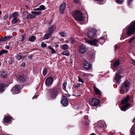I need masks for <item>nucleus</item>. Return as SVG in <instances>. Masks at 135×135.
Returning a JSON list of instances; mask_svg holds the SVG:
<instances>
[{
    "label": "nucleus",
    "instance_id": "f257e3e1",
    "mask_svg": "<svg viewBox=\"0 0 135 135\" xmlns=\"http://www.w3.org/2000/svg\"><path fill=\"white\" fill-rule=\"evenodd\" d=\"M135 33V22H131L129 26L127 27L126 29L124 30L122 37L120 39H124L126 37L125 35L126 34L128 36H131Z\"/></svg>",
    "mask_w": 135,
    "mask_h": 135
},
{
    "label": "nucleus",
    "instance_id": "f03ea898",
    "mask_svg": "<svg viewBox=\"0 0 135 135\" xmlns=\"http://www.w3.org/2000/svg\"><path fill=\"white\" fill-rule=\"evenodd\" d=\"M72 15L77 21H82L83 20V13L80 11L76 10L74 11Z\"/></svg>",
    "mask_w": 135,
    "mask_h": 135
},
{
    "label": "nucleus",
    "instance_id": "7ed1b4c3",
    "mask_svg": "<svg viewBox=\"0 0 135 135\" xmlns=\"http://www.w3.org/2000/svg\"><path fill=\"white\" fill-rule=\"evenodd\" d=\"M130 85L129 82L126 81L122 85L120 90V93L122 94L126 93L128 90Z\"/></svg>",
    "mask_w": 135,
    "mask_h": 135
},
{
    "label": "nucleus",
    "instance_id": "20e7f679",
    "mask_svg": "<svg viewBox=\"0 0 135 135\" xmlns=\"http://www.w3.org/2000/svg\"><path fill=\"white\" fill-rule=\"evenodd\" d=\"M129 99V95H128L122 101L121 103L124 105L121 107L120 109L121 110L124 111H125L126 110L127 108L130 106V104L128 103Z\"/></svg>",
    "mask_w": 135,
    "mask_h": 135
},
{
    "label": "nucleus",
    "instance_id": "39448f33",
    "mask_svg": "<svg viewBox=\"0 0 135 135\" xmlns=\"http://www.w3.org/2000/svg\"><path fill=\"white\" fill-rule=\"evenodd\" d=\"M60 92V89L59 88H55L54 89H51L50 91L49 95L51 98L54 99Z\"/></svg>",
    "mask_w": 135,
    "mask_h": 135
},
{
    "label": "nucleus",
    "instance_id": "423d86ee",
    "mask_svg": "<svg viewBox=\"0 0 135 135\" xmlns=\"http://www.w3.org/2000/svg\"><path fill=\"white\" fill-rule=\"evenodd\" d=\"M97 30L95 29L91 28L89 30L87 33L88 36L90 38L94 37L96 36Z\"/></svg>",
    "mask_w": 135,
    "mask_h": 135
},
{
    "label": "nucleus",
    "instance_id": "0eeeda50",
    "mask_svg": "<svg viewBox=\"0 0 135 135\" xmlns=\"http://www.w3.org/2000/svg\"><path fill=\"white\" fill-rule=\"evenodd\" d=\"M66 6V4L65 3H61L59 6V12L60 14H62L64 13V12Z\"/></svg>",
    "mask_w": 135,
    "mask_h": 135
},
{
    "label": "nucleus",
    "instance_id": "6e6552de",
    "mask_svg": "<svg viewBox=\"0 0 135 135\" xmlns=\"http://www.w3.org/2000/svg\"><path fill=\"white\" fill-rule=\"evenodd\" d=\"M100 100L99 99L96 98L90 100V104L93 106H96L98 105L99 103Z\"/></svg>",
    "mask_w": 135,
    "mask_h": 135
},
{
    "label": "nucleus",
    "instance_id": "1a4fd4ad",
    "mask_svg": "<svg viewBox=\"0 0 135 135\" xmlns=\"http://www.w3.org/2000/svg\"><path fill=\"white\" fill-rule=\"evenodd\" d=\"M122 76L120 75L119 73H117L116 74L114 79L117 83H120L121 81V79Z\"/></svg>",
    "mask_w": 135,
    "mask_h": 135
},
{
    "label": "nucleus",
    "instance_id": "9d476101",
    "mask_svg": "<svg viewBox=\"0 0 135 135\" xmlns=\"http://www.w3.org/2000/svg\"><path fill=\"white\" fill-rule=\"evenodd\" d=\"M85 42L89 43L91 45L95 46L98 43V40L96 39H94L91 40H86L85 41Z\"/></svg>",
    "mask_w": 135,
    "mask_h": 135
},
{
    "label": "nucleus",
    "instance_id": "9b49d317",
    "mask_svg": "<svg viewBox=\"0 0 135 135\" xmlns=\"http://www.w3.org/2000/svg\"><path fill=\"white\" fill-rule=\"evenodd\" d=\"M53 81V78L52 77H49L46 80V84L47 86H49L52 83Z\"/></svg>",
    "mask_w": 135,
    "mask_h": 135
},
{
    "label": "nucleus",
    "instance_id": "f8f14e48",
    "mask_svg": "<svg viewBox=\"0 0 135 135\" xmlns=\"http://www.w3.org/2000/svg\"><path fill=\"white\" fill-rule=\"evenodd\" d=\"M19 87L18 85L15 86L12 89L11 91L13 94H16L19 92Z\"/></svg>",
    "mask_w": 135,
    "mask_h": 135
},
{
    "label": "nucleus",
    "instance_id": "ddd939ff",
    "mask_svg": "<svg viewBox=\"0 0 135 135\" xmlns=\"http://www.w3.org/2000/svg\"><path fill=\"white\" fill-rule=\"evenodd\" d=\"M83 66L84 68L87 70H90L92 68L91 64L86 61L84 62Z\"/></svg>",
    "mask_w": 135,
    "mask_h": 135
},
{
    "label": "nucleus",
    "instance_id": "4468645a",
    "mask_svg": "<svg viewBox=\"0 0 135 135\" xmlns=\"http://www.w3.org/2000/svg\"><path fill=\"white\" fill-rule=\"evenodd\" d=\"M62 100L61 101V104L64 106L66 107L68 105V102L67 99L65 96H63Z\"/></svg>",
    "mask_w": 135,
    "mask_h": 135
},
{
    "label": "nucleus",
    "instance_id": "2eb2a0df",
    "mask_svg": "<svg viewBox=\"0 0 135 135\" xmlns=\"http://www.w3.org/2000/svg\"><path fill=\"white\" fill-rule=\"evenodd\" d=\"M79 51L81 54H84L87 51V49L84 45H81L80 46Z\"/></svg>",
    "mask_w": 135,
    "mask_h": 135
},
{
    "label": "nucleus",
    "instance_id": "dca6fc26",
    "mask_svg": "<svg viewBox=\"0 0 135 135\" xmlns=\"http://www.w3.org/2000/svg\"><path fill=\"white\" fill-rule=\"evenodd\" d=\"M55 26L54 25L51 26L48 30V32L49 33L51 34L55 30Z\"/></svg>",
    "mask_w": 135,
    "mask_h": 135
},
{
    "label": "nucleus",
    "instance_id": "f3484780",
    "mask_svg": "<svg viewBox=\"0 0 135 135\" xmlns=\"http://www.w3.org/2000/svg\"><path fill=\"white\" fill-rule=\"evenodd\" d=\"M96 94L99 96H100L102 94L101 91L97 87L94 86L93 88Z\"/></svg>",
    "mask_w": 135,
    "mask_h": 135
},
{
    "label": "nucleus",
    "instance_id": "a211bd4d",
    "mask_svg": "<svg viewBox=\"0 0 135 135\" xmlns=\"http://www.w3.org/2000/svg\"><path fill=\"white\" fill-rule=\"evenodd\" d=\"M26 80V77L24 75H22L20 76L19 78L17 80V81L18 82L20 81V82H21L23 81H24Z\"/></svg>",
    "mask_w": 135,
    "mask_h": 135
},
{
    "label": "nucleus",
    "instance_id": "6ab92c4d",
    "mask_svg": "<svg viewBox=\"0 0 135 135\" xmlns=\"http://www.w3.org/2000/svg\"><path fill=\"white\" fill-rule=\"evenodd\" d=\"M18 14L17 12H15L11 14L10 16L12 18H17Z\"/></svg>",
    "mask_w": 135,
    "mask_h": 135
},
{
    "label": "nucleus",
    "instance_id": "aec40b11",
    "mask_svg": "<svg viewBox=\"0 0 135 135\" xmlns=\"http://www.w3.org/2000/svg\"><path fill=\"white\" fill-rule=\"evenodd\" d=\"M5 85L4 84H0V93H2L4 90Z\"/></svg>",
    "mask_w": 135,
    "mask_h": 135
},
{
    "label": "nucleus",
    "instance_id": "412c9836",
    "mask_svg": "<svg viewBox=\"0 0 135 135\" xmlns=\"http://www.w3.org/2000/svg\"><path fill=\"white\" fill-rule=\"evenodd\" d=\"M135 124L133 125L131 129V133L132 135H135Z\"/></svg>",
    "mask_w": 135,
    "mask_h": 135
},
{
    "label": "nucleus",
    "instance_id": "4be33fe9",
    "mask_svg": "<svg viewBox=\"0 0 135 135\" xmlns=\"http://www.w3.org/2000/svg\"><path fill=\"white\" fill-rule=\"evenodd\" d=\"M70 54V52L69 51H64L62 52L61 54L63 55H65L66 56H69Z\"/></svg>",
    "mask_w": 135,
    "mask_h": 135
},
{
    "label": "nucleus",
    "instance_id": "5701e85b",
    "mask_svg": "<svg viewBox=\"0 0 135 135\" xmlns=\"http://www.w3.org/2000/svg\"><path fill=\"white\" fill-rule=\"evenodd\" d=\"M119 60H117L115 61L113 64L114 67L115 68L118 66L119 65Z\"/></svg>",
    "mask_w": 135,
    "mask_h": 135
},
{
    "label": "nucleus",
    "instance_id": "b1692460",
    "mask_svg": "<svg viewBox=\"0 0 135 135\" xmlns=\"http://www.w3.org/2000/svg\"><path fill=\"white\" fill-rule=\"evenodd\" d=\"M47 32L48 33L45 34L44 37V38L45 39H48L51 36V34L49 33V32Z\"/></svg>",
    "mask_w": 135,
    "mask_h": 135
},
{
    "label": "nucleus",
    "instance_id": "393cba45",
    "mask_svg": "<svg viewBox=\"0 0 135 135\" xmlns=\"http://www.w3.org/2000/svg\"><path fill=\"white\" fill-rule=\"evenodd\" d=\"M19 21L17 18H13L12 21V23L13 24L17 23V22Z\"/></svg>",
    "mask_w": 135,
    "mask_h": 135
},
{
    "label": "nucleus",
    "instance_id": "a878e982",
    "mask_svg": "<svg viewBox=\"0 0 135 135\" xmlns=\"http://www.w3.org/2000/svg\"><path fill=\"white\" fill-rule=\"evenodd\" d=\"M11 118L9 117H7L4 118V122L7 123L9 122L11 120Z\"/></svg>",
    "mask_w": 135,
    "mask_h": 135
},
{
    "label": "nucleus",
    "instance_id": "bb28decb",
    "mask_svg": "<svg viewBox=\"0 0 135 135\" xmlns=\"http://www.w3.org/2000/svg\"><path fill=\"white\" fill-rule=\"evenodd\" d=\"M31 13L35 15V16H36L39 15H40L41 13V12L40 11H37H37H32L31 12Z\"/></svg>",
    "mask_w": 135,
    "mask_h": 135
},
{
    "label": "nucleus",
    "instance_id": "cd10ccee",
    "mask_svg": "<svg viewBox=\"0 0 135 135\" xmlns=\"http://www.w3.org/2000/svg\"><path fill=\"white\" fill-rule=\"evenodd\" d=\"M7 72L6 71H3L1 73V76L2 77L4 78L6 76Z\"/></svg>",
    "mask_w": 135,
    "mask_h": 135
},
{
    "label": "nucleus",
    "instance_id": "c85d7f7f",
    "mask_svg": "<svg viewBox=\"0 0 135 135\" xmlns=\"http://www.w3.org/2000/svg\"><path fill=\"white\" fill-rule=\"evenodd\" d=\"M61 47L62 49L64 50H66L69 48V46L67 44H65L62 45Z\"/></svg>",
    "mask_w": 135,
    "mask_h": 135
},
{
    "label": "nucleus",
    "instance_id": "c756f323",
    "mask_svg": "<svg viewBox=\"0 0 135 135\" xmlns=\"http://www.w3.org/2000/svg\"><path fill=\"white\" fill-rule=\"evenodd\" d=\"M28 15L27 12L26 11L24 12L22 14V16L27 18Z\"/></svg>",
    "mask_w": 135,
    "mask_h": 135
},
{
    "label": "nucleus",
    "instance_id": "7c9ffc66",
    "mask_svg": "<svg viewBox=\"0 0 135 135\" xmlns=\"http://www.w3.org/2000/svg\"><path fill=\"white\" fill-rule=\"evenodd\" d=\"M8 52V51L6 50H3L0 51V56L4 54H6Z\"/></svg>",
    "mask_w": 135,
    "mask_h": 135
},
{
    "label": "nucleus",
    "instance_id": "2f4dec72",
    "mask_svg": "<svg viewBox=\"0 0 135 135\" xmlns=\"http://www.w3.org/2000/svg\"><path fill=\"white\" fill-rule=\"evenodd\" d=\"M135 41V37H133L131 38L129 41V43H133Z\"/></svg>",
    "mask_w": 135,
    "mask_h": 135
},
{
    "label": "nucleus",
    "instance_id": "473e14b6",
    "mask_svg": "<svg viewBox=\"0 0 135 135\" xmlns=\"http://www.w3.org/2000/svg\"><path fill=\"white\" fill-rule=\"evenodd\" d=\"M26 36L25 35H21V38L20 40V43L22 42L25 39Z\"/></svg>",
    "mask_w": 135,
    "mask_h": 135
},
{
    "label": "nucleus",
    "instance_id": "72a5a7b5",
    "mask_svg": "<svg viewBox=\"0 0 135 135\" xmlns=\"http://www.w3.org/2000/svg\"><path fill=\"white\" fill-rule=\"evenodd\" d=\"M36 38L34 36H32L29 38V40L31 42H33L35 39Z\"/></svg>",
    "mask_w": 135,
    "mask_h": 135
},
{
    "label": "nucleus",
    "instance_id": "f704fd0d",
    "mask_svg": "<svg viewBox=\"0 0 135 135\" xmlns=\"http://www.w3.org/2000/svg\"><path fill=\"white\" fill-rule=\"evenodd\" d=\"M59 34L61 36L63 37L67 35V33L64 32H60L59 33Z\"/></svg>",
    "mask_w": 135,
    "mask_h": 135
},
{
    "label": "nucleus",
    "instance_id": "c9c22d12",
    "mask_svg": "<svg viewBox=\"0 0 135 135\" xmlns=\"http://www.w3.org/2000/svg\"><path fill=\"white\" fill-rule=\"evenodd\" d=\"M7 61L9 65H11L12 64V60L11 58H9Z\"/></svg>",
    "mask_w": 135,
    "mask_h": 135
},
{
    "label": "nucleus",
    "instance_id": "e433bc0d",
    "mask_svg": "<svg viewBox=\"0 0 135 135\" xmlns=\"http://www.w3.org/2000/svg\"><path fill=\"white\" fill-rule=\"evenodd\" d=\"M40 9V11H41L42 10L45 9V6L43 5H41L39 6Z\"/></svg>",
    "mask_w": 135,
    "mask_h": 135
},
{
    "label": "nucleus",
    "instance_id": "4c0bfd02",
    "mask_svg": "<svg viewBox=\"0 0 135 135\" xmlns=\"http://www.w3.org/2000/svg\"><path fill=\"white\" fill-rule=\"evenodd\" d=\"M35 17V16L30 14L28 15L27 18H32Z\"/></svg>",
    "mask_w": 135,
    "mask_h": 135
},
{
    "label": "nucleus",
    "instance_id": "58836bf2",
    "mask_svg": "<svg viewBox=\"0 0 135 135\" xmlns=\"http://www.w3.org/2000/svg\"><path fill=\"white\" fill-rule=\"evenodd\" d=\"M16 58L18 60H20L22 58V56L20 55H18L16 56Z\"/></svg>",
    "mask_w": 135,
    "mask_h": 135
},
{
    "label": "nucleus",
    "instance_id": "ea45409f",
    "mask_svg": "<svg viewBox=\"0 0 135 135\" xmlns=\"http://www.w3.org/2000/svg\"><path fill=\"white\" fill-rule=\"evenodd\" d=\"M67 83L66 82H65L64 83L63 85V88L64 90H65L66 89V86L67 85Z\"/></svg>",
    "mask_w": 135,
    "mask_h": 135
},
{
    "label": "nucleus",
    "instance_id": "a19ab883",
    "mask_svg": "<svg viewBox=\"0 0 135 135\" xmlns=\"http://www.w3.org/2000/svg\"><path fill=\"white\" fill-rule=\"evenodd\" d=\"M47 69L46 68H45L43 70V74L44 75H45L47 74Z\"/></svg>",
    "mask_w": 135,
    "mask_h": 135
},
{
    "label": "nucleus",
    "instance_id": "79ce46f5",
    "mask_svg": "<svg viewBox=\"0 0 135 135\" xmlns=\"http://www.w3.org/2000/svg\"><path fill=\"white\" fill-rule=\"evenodd\" d=\"M12 37V36H7L5 37H4L5 38V40H6V41L8 40L9 39L11 38Z\"/></svg>",
    "mask_w": 135,
    "mask_h": 135
},
{
    "label": "nucleus",
    "instance_id": "37998d69",
    "mask_svg": "<svg viewBox=\"0 0 135 135\" xmlns=\"http://www.w3.org/2000/svg\"><path fill=\"white\" fill-rule=\"evenodd\" d=\"M41 46L42 47H45L47 45L46 44L44 43L43 42H42L41 43Z\"/></svg>",
    "mask_w": 135,
    "mask_h": 135
},
{
    "label": "nucleus",
    "instance_id": "c03bdc74",
    "mask_svg": "<svg viewBox=\"0 0 135 135\" xmlns=\"http://www.w3.org/2000/svg\"><path fill=\"white\" fill-rule=\"evenodd\" d=\"M4 37H3L0 39V42L1 43H3L6 41Z\"/></svg>",
    "mask_w": 135,
    "mask_h": 135
},
{
    "label": "nucleus",
    "instance_id": "a18cd8bd",
    "mask_svg": "<svg viewBox=\"0 0 135 135\" xmlns=\"http://www.w3.org/2000/svg\"><path fill=\"white\" fill-rule=\"evenodd\" d=\"M78 81L79 82H81L82 83H84V81L80 77H78Z\"/></svg>",
    "mask_w": 135,
    "mask_h": 135
},
{
    "label": "nucleus",
    "instance_id": "49530a36",
    "mask_svg": "<svg viewBox=\"0 0 135 135\" xmlns=\"http://www.w3.org/2000/svg\"><path fill=\"white\" fill-rule=\"evenodd\" d=\"M123 0H116V1L117 3H122Z\"/></svg>",
    "mask_w": 135,
    "mask_h": 135
},
{
    "label": "nucleus",
    "instance_id": "de8ad7c7",
    "mask_svg": "<svg viewBox=\"0 0 135 135\" xmlns=\"http://www.w3.org/2000/svg\"><path fill=\"white\" fill-rule=\"evenodd\" d=\"M130 62L131 63L135 65V61L134 60L131 59L130 60Z\"/></svg>",
    "mask_w": 135,
    "mask_h": 135
},
{
    "label": "nucleus",
    "instance_id": "09e8293b",
    "mask_svg": "<svg viewBox=\"0 0 135 135\" xmlns=\"http://www.w3.org/2000/svg\"><path fill=\"white\" fill-rule=\"evenodd\" d=\"M70 41L72 44L74 43V39L73 38H71L70 39Z\"/></svg>",
    "mask_w": 135,
    "mask_h": 135
},
{
    "label": "nucleus",
    "instance_id": "8fccbe9b",
    "mask_svg": "<svg viewBox=\"0 0 135 135\" xmlns=\"http://www.w3.org/2000/svg\"><path fill=\"white\" fill-rule=\"evenodd\" d=\"M119 48V46L116 45L115 46V50H118Z\"/></svg>",
    "mask_w": 135,
    "mask_h": 135
},
{
    "label": "nucleus",
    "instance_id": "3c124183",
    "mask_svg": "<svg viewBox=\"0 0 135 135\" xmlns=\"http://www.w3.org/2000/svg\"><path fill=\"white\" fill-rule=\"evenodd\" d=\"M51 53L52 54L56 53V52L55 51V50L52 48L51 50Z\"/></svg>",
    "mask_w": 135,
    "mask_h": 135
},
{
    "label": "nucleus",
    "instance_id": "603ef678",
    "mask_svg": "<svg viewBox=\"0 0 135 135\" xmlns=\"http://www.w3.org/2000/svg\"><path fill=\"white\" fill-rule=\"evenodd\" d=\"M80 85L79 84H77L76 85H75L74 86V88H77L80 86Z\"/></svg>",
    "mask_w": 135,
    "mask_h": 135
},
{
    "label": "nucleus",
    "instance_id": "864d4df0",
    "mask_svg": "<svg viewBox=\"0 0 135 135\" xmlns=\"http://www.w3.org/2000/svg\"><path fill=\"white\" fill-rule=\"evenodd\" d=\"M8 15L7 14L5 15L4 16L3 18L4 19L7 18L8 17Z\"/></svg>",
    "mask_w": 135,
    "mask_h": 135
},
{
    "label": "nucleus",
    "instance_id": "5fc2aeb1",
    "mask_svg": "<svg viewBox=\"0 0 135 135\" xmlns=\"http://www.w3.org/2000/svg\"><path fill=\"white\" fill-rule=\"evenodd\" d=\"M25 66V62H23L21 64V66L22 67H24Z\"/></svg>",
    "mask_w": 135,
    "mask_h": 135
},
{
    "label": "nucleus",
    "instance_id": "6e6d98bb",
    "mask_svg": "<svg viewBox=\"0 0 135 135\" xmlns=\"http://www.w3.org/2000/svg\"><path fill=\"white\" fill-rule=\"evenodd\" d=\"M133 0H129L128 1V4L129 5H130L131 3V2Z\"/></svg>",
    "mask_w": 135,
    "mask_h": 135
},
{
    "label": "nucleus",
    "instance_id": "4d7b16f0",
    "mask_svg": "<svg viewBox=\"0 0 135 135\" xmlns=\"http://www.w3.org/2000/svg\"><path fill=\"white\" fill-rule=\"evenodd\" d=\"M40 7H39L38 8L35 9H34V10H39V11H40Z\"/></svg>",
    "mask_w": 135,
    "mask_h": 135
},
{
    "label": "nucleus",
    "instance_id": "13d9d810",
    "mask_svg": "<svg viewBox=\"0 0 135 135\" xmlns=\"http://www.w3.org/2000/svg\"><path fill=\"white\" fill-rule=\"evenodd\" d=\"M32 57V56H30L28 57V58L30 59H31Z\"/></svg>",
    "mask_w": 135,
    "mask_h": 135
},
{
    "label": "nucleus",
    "instance_id": "bf43d9fd",
    "mask_svg": "<svg viewBox=\"0 0 135 135\" xmlns=\"http://www.w3.org/2000/svg\"><path fill=\"white\" fill-rule=\"evenodd\" d=\"M48 47V48L49 49H50L51 50L52 49V48L51 47V46H49Z\"/></svg>",
    "mask_w": 135,
    "mask_h": 135
},
{
    "label": "nucleus",
    "instance_id": "052dcab7",
    "mask_svg": "<svg viewBox=\"0 0 135 135\" xmlns=\"http://www.w3.org/2000/svg\"><path fill=\"white\" fill-rule=\"evenodd\" d=\"M5 48L7 49H9V47L8 46H6Z\"/></svg>",
    "mask_w": 135,
    "mask_h": 135
},
{
    "label": "nucleus",
    "instance_id": "680f3d73",
    "mask_svg": "<svg viewBox=\"0 0 135 135\" xmlns=\"http://www.w3.org/2000/svg\"><path fill=\"white\" fill-rule=\"evenodd\" d=\"M38 95H37L35 96H33V98H34L35 97L36 98H37L38 97Z\"/></svg>",
    "mask_w": 135,
    "mask_h": 135
},
{
    "label": "nucleus",
    "instance_id": "e2e57ef3",
    "mask_svg": "<svg viewBox=\"0 0 135 135\" xmlns=\"http://www.w3.org/2000/svg\"><path fill=\"white\" fill-rule=\"evenodd\" d=\"M79 0H74V1L75 2H77L79 1Z\"/></svg>",
    "mask_w": 135,
    "mask_h": 135
},
{
    "label": "nucleus",
    "instance_id": "0e129e2a",
    "mask_svg": "<svg viewBox=\"0 0 135 135\" xmlns=\"http://www.w3.org/2000/svg\"><path fill=\"white\" fill-rule=\"evenodd\" d=\"M119 72H118V73H120L122 71V70L121 69V70H119V71H118Z\"/></svg>",
    "mask_w": 135,
    "mask_h": 135
},
{
    "label": "nucleus",
    "instance_id": "69168bd1",
    "mask_svg": "<svg viewBox=\"0 0 135 135\" xmlns=\"http://www.w3.org/2000/svg\"><path fill=\"white\" fill-rule=\"evenodd\" d=\"M83 75L84 76H85V75H86V74L85 73H83Z\"/></svg>",
    "mask_w": 135,
    "mask_h": 135
},
{
    "label": "nucleus",
    "instance_id": "338daca9",
    "mask_svg": "<svg viewBox=\"0 0 135 135\" xmlns=\"http://www.w3.org/2000/svg\"><path fill=\"white\" fill-rule=\"evenodd\" d=\"M90 135H96L94 134V133H92Z\"/></svg>",
    "mask_w": 135,
    "mask_h": 135
},
{
    "label": "nucleus",
    "instance_id": "774afa93",
    "mask_svg": "<svg viewBox=\"0 0 135 135\" xmlns=\"http://www.w3.org/2000/svg\"><path fill=\"white\" fill-rule=\"evenodd\" d=\"M133 122H135V118H134V119H133Z\"/></svg>",
    "mask_w": 135,
    "mask_h": 135
}]
</instances>
